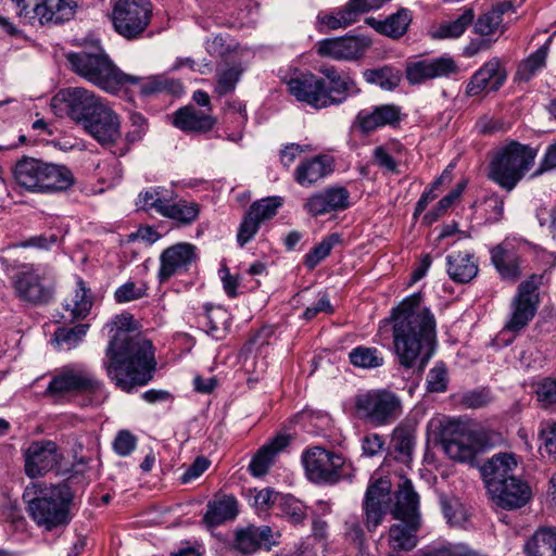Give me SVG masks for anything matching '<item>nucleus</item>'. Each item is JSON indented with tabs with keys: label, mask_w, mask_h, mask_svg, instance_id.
Returning <instances> with one entry per match:
<instances>
[{
	"label": "nucleus",
	"mask_w": 556,
	"mask_h": 556,
	"mask_svg": "<svg viewBox=\"0 0 556 556\" xmlns=\"http://www.w3.org/2000/svg\"><path fill=\"white\" fill-rule=\"evenodd\" d=\"M394 353L405 368L424 370L437 348V319L421 293L405 298L391 311Z\"/></svg>",
	"instance_id": "f257e3e1"
},
{
	"label": "nucleus",
	"mask_w": 556,
	"mask_h": 556,
	"mask_svg": "<svg viewBox=\"0 0 556 556\" xmlns=\"http://www.w3.org/2000/svg\"><path fill=\"white\" fill-rule=\"evenodd\" d=\"M105 356L108 376L125 392L147 384L153 377L156 365L154 348L142 336L128 337L122 332L110 340Z\"/></svg>",
	"instance_id": "f03ea898"
},
{
	"label": "nucleus",
	"mask_w": 556,
	"mask_h": 556,
	"mask_svg": "<svg viewBox=\"0 0 556 556\" xmlns=\"http://www.w3.org/2000/svg\"><path fill=\"white\" fill-rule=\"evenodd\" d=\"M65 58L75 74L110 93L118 92L126 85H138L141 81L140 77L122 72L102 48L94 52L86 49L70 52Z\"/></svg>",
	"instance_id": "7ed1b4c3"
},
{
	"label": "nucleus",
	"mask_w": 556,
	"mask_h": 556,
	"mask_svg": "<svg viewBox=\"0 0 556 556\" xmlns=\"http://www.w3.org/2000/svg\"><path fill=\"white\" fill-rule=\"evenodd\" d=\"M13 176L20 187L33 193L66 191L75 182L68 167L30 156H23L15 163Z\"/></svg>",
	"instance_id": "20e7f679"
},
{
	"label": "nucleus",
	"mask_w": 556,
	"mask_h": 556,
	"mask_svg": "<svg viewBox=\"0 0 556 556\" xmlns=\"http://www.w3.org/2000/svg\"><path fill=\"white\" fill-rule=\"evenodd\" d=\"M536 150L518 141L497 149L490 161L488 177L506 191H511L531 169Z\"/></svg>",
	"instance_id": "39448f33"
},
{
	"label": "nucleus",
	"mask_w": 556,
	"mask_h": 556,
	"mask_svg": "<svg viewBox=\"0 0 556 556\" xmlns=\"http://www.w3.org/2000/svg\"><path fill=\"white\" fill-rule=\"evenodd\" d=\"M72 501L73 492L68 483L51 485L41 489L28 501V511L39 527L51 531L70 522Z\"/></svg>",
	"instance_id": "423d86ee"
},
{
	"label": "nucleus",
	"mask_w": 556,
	"mask_h": 556,
	"mask_svg": "<svg viewBox=\"0 0 556 556\" xmlns=\"http://www.w3.org/2000/svg\"><path fill=\"white\" fill-rule=\"evenodd\" d=\"M355 409L361 419L375 427L390 425L403 414L401 399L388 390H371L357 395Z\"/></svg>",
	"instance_id": "0eeeda50"
},
{
	"label": "nucleus",
	"mask_w": 556,
	"mask_h": 556,
	"mask_svg": "<svg viewBox=\"0 0 556 556\" xmlns=\"http://www.w3.org/2000/svg\"><path fill=\"white\" fill-rule=\"evenodd\" d=\"M14 289L21 300L45 305L53 299L54 280L47 267L27 265L15 275Z\"/></svg>",
	"instance_id": "6e6552de"
},
{
	"label": "nucleus",
	"mask_w": 556,
	"mask_h": 556,
	"mask_svg": "<svg viewBox=\"0 0 556 556\" xmlns=\"http://www.w3.org/2000/svg\"><path fill=\"white\" fill-rule=\"evenodd\" d=\"M302 463L308 480L314 483L334 484L345 476L344 457L320 446L306 450Z\"/></svg>",
	"instance_id": "1a4fd4ad"
},
{
	"label": "nucleus",
	"mask_w": 556,
	"mask_h": 556,
	"mask_svg": "<svg viewBox=\"0 0 556 556\" xmlns=\"http://www.w3.org/2000/svg\"><path fill=\"white\" fill-rule=\"evenodd\" d=\"M152 5L149 0H117L112 22L117 34L126 39L138 38L150 24Z\"/></svg>",
	"instance_id": "9d476101"
},
{
	"label": "nucleus",
	"mask_w": 556,
	"mask_h": 556,
	"mask_svg": "<svg viewBox=\"0 0 556 556\" xmlns=\"http://www.w3.org/2000/svg\"><path fill=\"white\" fill-rule=\"evenodd\" d=\"M21 17L28 18L29 23L36 20L40 25L62 24L75 15L76 0H12Z\"/></svg>",
	"instance_id": "9b49d317"
},
{
	"label": "nucleus",
	"mask_w": 556,
	"mask_h": 556,
	"mask_svg": "<svg viewBox=\"0 0 556 556\" xmlns=\"http://www.w3.org/2000/svg\"><path fill=\"white\" fill-rule=\"evenodd\" d=\"M103 101L92 91L81 87H70L60 90L52 99V106L60 114H65L78 126L92 115L96 108Z\"/></svg>",
	"instance_id": "f8f14e48"
},
{
	"label": "nucleus",
	"mask_w": 556,
	"mask_h": 556,
	"mask_svg": "<svg viewBox=\"0 0 556 556\" xmlns=\"http://www.w3.org/2000/svg\"><path fill=\"white\" fill-rule=\"evenodd\" d=\"M101 388V381L88 370L66 366L52 376L46 389V394L61 397L68 393H97Z\"/></svg>",
	"instance_id": "ddd939ff"
},
{
	"label": "nucleus",
	"mask_w": 556,
	"mask_h": 556,
	"mask_svg": "<svg viewBox=\"0 0 556 556\" xmlns=\"http://www.w3.org/2000/svg\"><path fill=\"white\" fill-rule=\"evenodd\" d=\"M81 128L104 148L111 149L122 139L121 118L104 101Z\"/></svg>",
	"instance_id": "4468645a"
},
{
	"label": "nucleus",
	"mask_w": 556,
	"mask_h": 556,
	"mask_svg": "<svg viewBox=\"0 0 556 556\" xmlns=\"http://www.w3.org/2000/svg\"><path fill=\"white\" fill-rule=\"evenodd\" d=\"M391 481L381 477L371 481L365 492L362 508L365 527L374 532L383 521L391 502Z\"/></svg>",
	"instance_id": "2eb2a0df"
},
{
	"label": "nucleus",
	"mask_w": 556,
	"mask_h": 556,
	"mask_svg": "<svg viewBox=\"0 0 556 556\" xmlns=\"http://www.w3.org/2000/svg\"><path fill=\"white\" fill-rule=\"evenodd\" d=\"M197 260V247L192 243L179 242L166 248L160 255L159 282L165 283L174 276L188 273Z\"/></svg>",
	"instance_id": "dca6fc26"
},
{
	"label": "nucleus",
	"mask_w": 556,
	"mask_h": 556,
	"mask_svg": "<svg viewBox=\"0 0 556 556\" xmlns=\"http://www.w3.org/2000/svg\"><path fill=\"white\" fill-rule=\"evenodd\" d=\"M525 247L503 241L490 250L491 262L503 280L516 282L525 268Z\"/></svg>",
	"instance_id": "f3484780"
},
{
	"label": "nucleus",
	"mask_w": 556,
	"mask_h": 556,
	"mask_svg": "<svg viewBox=\"0 0 556 556\" xmlns=\"http://www.w3.org/2000/svg\"><path fill=\"white\" fill-rule=\"evenodd\" d=\"M370 46L371 40L366 36H342L318 41L317 53L338 61H355L363 58Z\"/></svg>",
	"instance_id": "a211bd4d"
},
{
	"label": "nucleus",
	"mask_w": 556,
	"mask_h": 556,
	"mask_svg": "<svg viewBox=\"0 0 556 556\" xmlns=\"http://www.w3.org/2000/svg\"><path fill=\"white\" fill-rule=\"evenodd\" d=\"M287 86L290 94L298 101L316 110L331 106V98L326 92L325 78L313 74H302L290 78Z\"/></svg>",
	"instance_id": "6ab92c4d"
},
{
	"label": "nucleus",
	"mask_w": 556,
	"mask_h": 556,
	"mask_svg": "<svg viewBox=\"0 0 556 556\" xmlns=\"http://www.w3.org/2000/svg\"><path fill=\"white\" fill-rule=\"evenodd\" d=\"M459 67L450 55L433 59H421L407 64L406 79L410 85H419L427 80L446 78L456 75Z\"/></svg>",
	"instance_id": "aec40b11"
},
{
	"label": "nucleus",
	"mask_w": 556,
	"mask_h": 556,
	"mask_svg": "<svg viewBox=\"0 0 556 556\" xmlns=\"http://www.w3.org/2000/svg\"><path fill=\"white\" fill-rule=\"evenodd\" d=\"M24 456L25 473L29 478L43 476L55 468L62 459L58 445L53 441H35L30 443Z\"/></svg>",
	"instance_id": "412c9836"
},
{
	"label": "nucleus",
	"mask_w": 556,
	"mask_h": 556,
	"mask_svg": "<svg viewBox=\"0 0 556 556\" xmlns=\"http://www.w3.org/2000/svg\"><path fill=\"white\" fill-rule=\"evenodd\" d=\"M492 502L507 510L519 509L528 504L532 497L531 488L519 478H510L501 483H493L488 489Z\"/></svg>",
	"instance_id": "4be33fe9"
},
{
	"label": "nucleus",
	"mask_w": 556,
	"mask_h": 556,
	"mask_svg": "<svg viewBox=\"0 0 556 556\" xmlns=\"http://www.w3.org/2000/svg\"><path fill=\"white\" fill-rule=\"evenodd\" d=\"M350 206V192L345 187H330L314 192L303 203L304 211L311 217L341 212Z\"/></svg>",
	"instance_id": "5701e85b"
},
{
	"label": "nucleus",
	"mask_w": 556,
	"mask_h": 556,
	"mask_svg": "<svg viewBox=\"0 0 556 556\" xmlns=\"http://www.w3.org/2000/svg\"><path fill=\"white\" fill-rule=\"evenodd\" d=\"M442 445L446 455L459 463L472 464L481 450V441L478 434L468 429L444 433Z\"/></svg>",
	"instance_id": "b1692460"
},
{
	"label": "nucleus",
	"mask_w": 556,
	"mask_h": 556,
	"mask_svg": "<svg viewBox=\"0 0 556 556\" xmlns=\"http://www.w3.org/2000/svg\"><path fill=\"white\" fill-rule=\"evenodd\" d=\"M405 114L394 103L376 105L371 111H361L355 117V125L362 134H370L386 126L396 128Z\"/></svg>",
	"instance_id": "393cba45"
},
{
	"label": "nucleus",
	"mask_w": 556,
	"mask_h": 556,
	"mask_svg": "<svg viewBox=\"0 0 556 556\" xmlns=\"http://www.w3.org/2000/svg\"><path fill=\"white\" fill-rule=\"evenodd\" d=\"M334 170V159L329 154H317L302 160L293 172L294 181L311 188L323 181Z\"/></svg>",
	"instance_id": "a878e982"
},
{
	"label": "nucleus",
	"mask_w": 556,
	"mask_h": 556,
	"mask_svg": "<svg viewBox=\"0 0 556 556\" xmlns=\"http://www.w3.org/2000/svg\"><path fill=\"white\" fill-rule=\"evenodd\" d=\"M507 73L498 58L485 62L470 78L466 94L476 97L484 90L497 91L506 81Z\"/></svg>",
	"instance_id": "bb28decb"
},
{
	"label": "nucleus",
	"mask_w": 556,
	"mask_h": 556,
	"mask_svg": "<svg viewBox=\"0 0 556 556\" xmlns=\"http://www.w3.org/2000/svg\"><path fill=\"white\" fill-rule=\"evenodd\" d=\"M394 503L390 509L393 519L422 520L419 495L409 479L402 478L393 493Z\"/></svg>",
	"instance_id": "cd10ccee"
},
{
	"label": "nucleus",
	"mask_w": 556,
	"mask_h": 556,
	"mask_svg": "<svg viewBox=\"0 0 556 556\" xmlns=\"http://www.w3.org/2000/svg\"><path fill=\"white\" fill-rule=\"evenodd\" d=\"M318 72L326 78V92L331 98V105L341 104L349 96L359 92L356 81L348 72L338 71L331 65H323Z\"/></svg>",
	"instance_id": "c85d7f7f"
},
{
	"label": "nucleus",
	"mask_w": 556,
	"mask_h": 556,
	"mask_svg": "<svg viewBox=\"0 0 556 556\" xmlns=\"http://www.w3.org/2000/svg\"><path fill=\"white\" fill-rule=\"evenodd\" d=\"M278 542L274 540V532L269 526L256 527L250 525L238 529L235 533L233 548L242 554H252L265 546L269 549Z\"/></svg>",
	"instance_id": "c756f323"
},
{
	"label": "nucleus",
	"mask_w": 556,
	"mask_h": 556,
	"mask_svg": "<svg viewBox=\"0 0 556 556\" xmlns=\"http://www.w3.org/2000/svg\"><path fill=\"white\" fill-rule=\"evenodd\" d=\"M388 532V545L391 551L409 552L418 544V532L421 529L422 520L397 519Z\"/></svg>",
	"instance_id": "7c9ffc66"
},
{
	"label": "nucleus",
	"mask_w": 556,
	"mask_h": 556,
	"mask_svg": "<svg viewBox=\"0 0 556 556\" xmlns=\"http://www.w3.org/2000/svg\"><path fill=\"white\" fill-rule=\"evenodd\" d=\"M517 468V459L513 453H497L493 455L481 467L486 490L493 486V483H501L510 478H517L514 472Z\"/></svg>",
	"instance_id": "2f4dec72"
},
{
	"label": "nucleus",
	"mask_w": 556,
	"mask_h": 556,
	"mask_svg": "<svg viewBox=\"0 0 556 556\" xmlns=\"http://www.w3.org/2000/svg\"><path fill=\"white\" fill-rule=\"evenodd\" d=\"M216 118L203 111L188 105L175 113L174 125L187 132L204 134L213 129Z\"/></svg>",
	"instance_id": "473e14b6"
},
{
	"label": "nucleus",
	"mask_w": 556,
	"mask_h": 556,
	"mask_svg": "<svg viewBox=\"0 0 556 556\" xmlns=\"http://www.w3.org/2000/svg\"><path fill=\"white\" fill-rule=\"evenodd\" d=\"M509 11H515L511 1H501L493 4L489 11L478 16L473 24V31L488 38L494 35L497 30L503 34L505 31V27L503 26V15Z\"/></svg>",
	"instance_id": "72a5a7b5"
},
{
	"label": "nucleus",
	"mask_w": 556,
	"mask_h": 556,
	"mask_svg": "<svg viewBox=\"0 0 556 556\" xmlns=\"http://www.w3.org/2000/svg\"><path fill=\"white\" fill-rule=\"evenodd\" d=\"M447 274L458 283L471 281L478 274V264L469 251H454L446 256Z\"/></svg>",
	"instance_id": "f704fd0d"
},
{
	"label": "nucleus",
	"mask_w": 556,
	"mask_h": 556,
	"mask_svg": "<svg viewBox=\"0 0 556 556\" xmlns=\"http://www.w3.org/2000/svg\"><path fill=\"white\" fill-rule=\"evenodd\" d=\"M239 513L238 501L232 495L215 496L210 501L203 521L208 527H217L233 520Z\"/></svg>",
	"instance_id": "c9c22d12"
},
{
	"label": "nucleus",
	"mask_w": 556,
	"mask_h": 556,
	"mask_svg": "<svg viewBox=\"0 0 556 556\" xmlns=\"http://www.w3.org/2000/svg\"><path fill=\"white\" fill-rule=\"evenodd\" d=\"M290 442L289 435L279 434L269 443L263 445L253 456L249 470L254 477H262L267 473L270 465L274 463L276 455L281 452Z\"/></svg>",
	"instance_id": "e433bc0d"
},
{
	"label": "nucleus",
	"mask_w": 556,
	"mask_h": 556,
	"mask_svg": "<svg viewBox=\"0 0 556 556\" xmlns=\"http://www.w3.org/2000/svg\"><path fill=\"white\" fill-rule=\"evenodd\" d=\"M412 16L406 9L399 10L383 21L376 20L375 17L366 18V23L376 31L394 39L402 37L407 31Z\"/></svg>",
	"instance_id": "4c0bfd02"
},
{
	"label": "nucleus",
	"mask_w": 556,
	"mask_h": 556,
	"mask_svg": "<svg viewBox=\"0 0 556 556\" xmlns=\"http://www.w3.org/2000/svg\"><path fill=\"white\" fill-rule=\"evenodd\" d=\"M526 556H556V529L539 528L523 546Z\"/></svg>",
	"instance_id": "58836bf2"
},
{
	"label": "nucleus",
	"mask_w": 556,
	"mask_h": 556,
	"mask_svg": "<svg viewBox=\"0 0 556 556\" xmlns=\"http://www.w3.org/2000/svg\"><path fill=\"white\" fill-rule=\"evenodd\" d=\"M362 13L364 12L361 11L359 7L356 3H353V0H350L341 9H337L328 14H319L317 16V22L328 30H336L339 28H346L354 24Z\"/></svg>",
	"instance_id": "ea45409f"
},
{
	"label": "nucleus",
	"mask_w": 556,
	"mask_h": 556,
	"mask_svg": "<svg viewBox=\"0 0 556 556\" xmlns=\"http://www.w3.org/2000/svg\"><path fill=\"white\" fill-rule=\"evenodd\" d=\"M200 213V206L195 202H189L187 200H178L172 202L169 199L161 211V215L176 222L179 226L191 225L197 220Z\"/></svg>",
	"instance_id": "a19ab883"
},
{
	"label": "nucleus",
	"mask_w": 556,
	"mask_h": 556,
	"mask_svg": "<svg viewBox=\"0 0 556 556\" xmlns=\"http://www.w3.org/2000/svg\"><path fill=\"white\" fill-rule=\"evenodd\" d=\"M513 312L505 329L518 332L525 328L536 313L538 304L531 300L515 296L511 303Z\"/></svg>",
	"instance_id": "79ce46f5"
},
{
	"label": "nucleus",
	"mask_w": 556,
	"mask_h": 556,
	"mask_svg": "<svg viewBox=\"0 0 556 556\" xmlns=\"http://www.w3.org/2000/svg\"><path fill=\"white\" fill-rule=\"evenodd\" d=\"M415 428L407 424H400L391 435L390 446L399 454L397 458L406 462L410 458L415 446Z\"/></svg>",
	"instance_id": "37998d69"
},
{
	"label": "nucleus",
	"mask_w": 556,
	"mask_h": 556,
	"mask_svg": "<svg viewBox=\"0 0 556 556\" xmlns=\"http://www.w3.org/2000/svg\"><path fill=\"white\" fill-rule=\"evenodd\" d=\"M92 307V298L90 289L87 288L86 282L78 277L76 281V289L70 302L64 304V308L71 312L74 319L85 318Z\"/></svg>",
	"instance_id": "c03bdc74"
},
{
	"label": "nucleus",
	"mask_w": 556,
	"mask_h": 556,
	"mask_svg": "<svg viewBox=\"0 0 556 556\" xmlns=\"http://www.w3.org/2000/svg\"><path fill=\"white\" fill-rule=\"evenodd\" d=\"M205 315L203 316V326L206 331L215 339H220L227 332L230 326V317L228 312L222 306H213L206 304L204 306Z\"/></svg>",
	"instance_id": "a18cd8bd"
},
{
	"label": "nucleus",
	"mask_w": 556,
	"mask_h": 556,
	"mask_svg": "<svg viewBox=\"0 0 556 556\" xmlns=\"http://www.w3.org/2000/svg\"><path fill=\"white\" fill-rule=\"evenodd\" d=\"M182 91L184 87L179 80L166 76H153L140 85V92L144 97L159 93L179 96Z\"/></svg>",
	"instance_id": "49530a36"
},
{
	"label": "nucleus",
	"mask_w": 556,
	"mask_h": 556,
	"mask_svg": "<svg viewBox=\"0 0 556 556\" xmlns=\"http://www.w3.org/2000/svg\"><path fill=\"white\" fill-rule=\"evenodd\" d=\"M349 362L363 369L381 367L384 363L382 352L375 346L358 345L349 352Z\"/></svg>",
	"instance_id": "de8ad7c7"
},
{
	"label": "nucleus",
	"mask_w": 556,
	"mask_h": 556,
	"mask_svg": "<svg viewBox=\"0 0 556 556\" xmlns=\"http://www.w3.org/2000/svg\"><path fill=\"white\" fill-rule=\"evenodd\" d=\"M547 53L548 42L541 46L520 62L516 72V79L519 81H529L540 70L545 67Z\"/></svg>",
	"instance_id": "09e8293b"
},
{
	"label": "nucleus",
	"mask_w": 556,
	"mask_h": 556,
	"mask_svg": "<svg viewBox=\"0 0 556 556\" xmlns=\"http://www.w3.org/2000/svg\"><path fill=\"white\" fill-rule=\"evenodd\" d=\"M363 77L366 83L377 85L388 91L395 89L401 81L399 72L391 66L367 68L363 72Z\"/></svg>",
	"instance_id": "8fccbe9b"
},
{
	"label": "nucleus",
	"mask_w": 556,
	"mask_h": 556,
	"mask_svg": "<svg viewBox=\"0 0 556 556\" xmlns=\"http://www.w3.org/2000/svg\"><path fill=\"white\" fill-rule=\"evenodd\" d=\"M341 242L339 233H331L323 238V240L313 247L304 256V265L308 269H314L321 261H324L331 250Z\"/></svg>",
	"instance_id": "3c124183"
},
{
	"label": "nucleus",
	"mask_w": 556,
	"mask_h": 556,
	"mask_svg": "<svg viewBox=\"0 0 556 556\" xmlns=\"http://www.w3.org/2000/svg\"><path fill=\"white\" fill-rule=\"evenodd\" d=\"M88 325L79 324L72 328L60 327L54 332V341L62 350L76 348L87 333Z\"/></svg>",
	"instance_id": "603ef678"
},
{
	"label": "nucleus",
	"mask_w": 556,
	"mask_h": 556,
	"mask_svg": "<svg viewBox=\"0 0 556 556\" xmlns=\"http://www.w3.org/2000/svg\"><path fill=\"white\" fill-rule=\"evenodd\" d=\"M475 12L468 8L454 21L446 22L440 25L437 37L438 38H457L462 36L467 27L472 23Z\"/></svg>",
	"instance_id": "864d4df0"
},
{
	"label": "nucleus",
	"mask_w": 556,
	"mask_h": 556,
	"mask_svg": "<svg viewBox=\"0 0 556 556\" xmlns=\"http://www.w3.org/2000/svg\"><path fill=\"white\" fill-rule=\"evenodd\" d=\"M243 70L240 65H233L223 71H218L216 74V85L214 92L224 97L235 91L237 84L239 83Z\"/></svg>",
	"instance_id": "5fc2aeb1"
},
{
	"label": "nucleus",
	"mask_w": 556,
	"mask_h": 556,
	"mask_svg": "<svg viewBox=\"0 0 556 556\" xmlns=\"http://www.w3.org/2000/svg\"><path fill=\"white\" fill-rule=\"evenodd\" d=\"M166 192L162 187L144 190L139 193L137 205L144 211L155 210L161 215L168 201Z\"/></svg>",
	"instance_id": "6e6d98bb"
},
{
	"label": "nucleus",
	"mask_w": 556,
	"mask_h": 556,
	"mask_svg": "<svg viewBox=\"0 0 556 556\" xmlns=\"http://www.w3.org/2000/svg\"><path fill=\"white\" fill-rule=\"evenodd\" d=\"M104 328L108 329L109 333H113L112 339H116L122 332L128 337L140 336L139 333H134L137 329V323L134 316L127 312L116 315L105 324Z\"/></svg>",
	"instance_id": "4d7b16f0"
},
{
	"label": "nucleus",
	"mask_w": 556,
	"mask_h": 556,
	"mask_svg": "<svg viewBox=\"0 0 556 556\" xmlns=\"http://www.w3.org/2000/svg\"><path fill=\"white\" fill-rule=\"evenodd\" d=\"M283 204V199L281 197H268L252 203L249 211L253 214L257 219L263 223L267 219L273 218L280 206Z\"/></svg>",
	"instance_id": "13d9d810"
},
{
	"label": "nucleus",
	"mask_w": 556,
	"mask_h": 556,
	"mask_svg": "<svg viewBox=\"0 0 556 556\" xmlns=\"http://www.w3.org/2000/svg\"><path fill=\"white\" fill-rule=\"evenodd\" d=\"M278 506L281 514L292 523H302L305 518L304 505L291 495H282Z\"/></svg>",
	"instance_id": "bf43d9fd"
},
{
	"label": "nucleus",
	"mask_w": 556,
	"mask_h": 556,
	"mask_svg": "<svg viewBox=\"0 0 556 556\" xmlns=\"http://www.w3.org/2000/svg\"><path fill=\"white\" fill-rule=\"evenodd\" d=\"M466 187V182L457 184L446 195H444L437 204L435 208L426 214L425 219L429 223L435 220L444 214L462 195Z\"/></svg>",
	"instance_id": "052dcab7"
},
{
	"label": "nucleus",
	"mask_w": 556,
	"mask_h": 556,
	"mask_svg": "<svg viewBox=\"0 0 556 556\" xmlns=\"http://www.w3.org/2000/svg\"><path fill=\"white\" fill-rule=\"evenodd\" d=\"M427 391L430 393H442L447 389V369L443 363H438L427 375Z\"/></svg>",
	"instance_id": "680f3d73"
},
{
	"label": "nucleus",
	"mask_w": 556,
	"mask_h": 556,
	"mask_svg": "<svg viewBox=\"0 0 556 556\" xmlns=\"http://www.w3.org/2000/svg\"><path fill=\"white\" fill-rule=\"evenodd\" d=\"M261 222L255 217L253 214H251L250 211L245 214L243 220L240 224L238 233H237V241L240 247H243L247 244L258 231Z\"/></svg>",
	"instance_id": "e2e57ef3"
},
{
	"label": "nucleus",
	"mask_w": 556,
	"mask_h": 556,
	"mask_svg": "<svg viewBox=\"0 0 556 556\" xmlns=\"http://www.w3.org/2000/svg\"><path fill=\"white\" fill-rule=\"evenodd\" d=\"M147 295V287L142 285L138 287L134 281H128L118 287L114 293L117 303H126L141 299Z\"/></svg>",
	"instance_id": "0e129e2a"
},
{
	"label": "nucleus",
	"mask_w": 556,
	"mask_h": 556,
	"mask_svg": "<svg viewBox=\"0 0 556 556\" xmlns=\"http://www.w3.org/2000/svg\"><path fill=\"white\" fill-rule=\"evenodd\" d=\"M543 276L533 274L527 280L522 281L515 296L520 299L531 300L534 303H539L538 289L542 283Z\"/></svg>",
	"instance_id": "69168bd1"
},
{
	"label": "nucleus",
	"mask_w": 556,
	"mask_h": 556,
	"mask_svg": "<svg viewBox=\"0 0 556 556\" xmlns=\"http://www.w3.org/2000/svg\"><path fill=\"white\" fill-rule=\"evenodd\" d=\"M274 336V328L271 326H263L247 341L242 348V352L252 353L254 350H261L264 345L269 344Z\"/></svg>",
	"instance_id": "338daca9"
},
{
	"label": "nucleus",
	"mask_w": 556,
	"mask_h": 556,
	"mask_svg": "<svg viewBox=\"0 0 556 556\" xmlns=\"http://www.w3.org/2000/svg\"><path fill=\"white\" fill-rule=\"evenodd\" d=\"M538 401L543 407L556 404V379H544L536 389Z\"/></svg>",
	"instance_id": "774afa93"
}]
</instances>
